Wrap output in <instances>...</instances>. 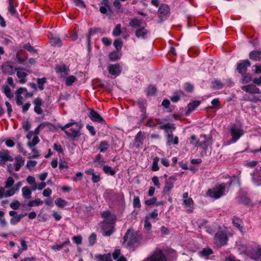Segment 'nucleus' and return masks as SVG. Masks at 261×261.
Here are the masks:
<instances>
[{
  "label": "nucleus",
  "instance_id": "1",
  "mask_svg": "<svg viewBox=\"0 0 261 261\" xmlns=\"http://www.w3.org/2000/svg\"><path fill=\"white\" fill-rule=\"evenodd\" d=\"M58 127L68 136L74 138L80 136L77 124L74 120H71L64 126L59 125Z\"/></svg>",
  "mask_w": 261,
  "mask_h": 261
},
{
  "label": "nucleus",
  "instance_id": "2",
  "mask_svg": "<svg viewBox=\"0 0 261 261\" xmlns=\"http://www.w3.org/2000/svg\"><path fill=\"white\" fill-rule=\"evenodd\" d=\"M227 191L225 184H222L208 189L206 195L210 197L217 199L225 195Z\"/></svg>",
  "mask_w": 261,
  "mask_h": 261
},
{
  "label": "nucleus",
  "instance_id": "3",
  "mask_svg": "<svg viewBox=\"0 0 261 261\" xmlns=\"http://www.w3.org/2000/svg\"><path fill=\"white\" fill-rule=\"evenodd\" d=\"M138 240L137 233L130 229H128L123 237V242L127 243V246L134 245Z\"/></svg>",
  "mask_w": 261,
  "mask_h": 261
},
{
  "label": "nucleus",
  "instance_id": "4",
  "mask_svg": "<svg viewBox=\"0 0 261 261\" xmlns=\"http://www.w3.org/2000/svg\"><path fill=\"white\" fill-rule=\"evenodd\" d=\"M214 240L215 243L217 246H224L227 243L228 237L226 232L219 231L216 233Z\"/></svg>",
  "mask_w": 261,
  "mask_h": 261
},
{
  "label": "nucleus",
  "instance_id": "5",
  "mask_svg": "<svg viewBox=\"0 0 261 261\" xmlns=\"http://www.w3.org/2000/svg\"><path fill=\"white\" fill-rule=\"evenodd\" d=\"M159 17L161 21L166 20L170 15V8L167 5H162L158 10Z\"/></svg>",
  "mask_w": 261,
  "mask_h": 261
},
{
  "label": "nucleus",
  "instance_id": "6",
  "mask_svg": "<svg viewBox=\"0 0 261 261\" xmlns=\"http://www.w3.org/2000/svg\"><path fill=\"white\" fill-rule=\"evenodd\" d=\"M101 217L103 219V223L114 224L116 220V216L110 211H103L101 214Z\"/></svg>",
  "mask_w": 261,
  "mask_h": 261
},
{
  "label": "nucleus",
  "instance_id": "7",
  "mask_svg": "<svg viewBox=\"0 0 261 261\" xmlns=\"http://www.w3.org/2000/svg\"><path fill=\"white\" fill-rule=\"evenodd\" d=\"M176 179L174 176H170L168 178L163 188V194L164 195H169L171 190L173 189L174 182Z\"/></svg>",
  "mask_w": 261,
  "mask_h": 261
},
{
  "label": "nucleus",
  "instance_id": "8",
  "mask_svg": "<svg viewBox=\"0 0 261 261\" xmlns=\"http://www.w3.org/2000/svg\"><path fill=\"white\" fill-rule=\"evenodd\" d=\"M16 71V75L19 79V83L21 84L25 83L27 81L26 79L28 75V71L23 68H17L15 70Z\"/></svg>",
  "mask_w": 261,
  "mask_h": 261
},
{
  "label": "nucleus",
  "instance_id": "9",
  "mask_svg": "<svg viewBox=\"0 0 261 261\" xmlns=\"http://www.w3.org/2000/svg\"><path fill=\"white\" fill-rule=\"evenodd\" d=\"M230 133L232 137V141L233 143L236 142L244 134V132L242 129L237 128L236 126L231 128Z\"/></svg>",
  "mask_w": 261,
  "mask_h": 261
},
{
  "label": "nucleus",
  "instance_id": "10",
  "mask_svg": "<svg viewBox=\"0 0 261 261\" xmlns=\"http://www.w3.org/2000/svg\"><path fill=\"white\" fill-rule=\"evenodd\" d=\"M13 158L10 155L8 150L0 151V165L4 166L7 161H13Z\"/></svg>",
  "mask_w": 261,
  "mask_h": 261
},
{
  "label": "nucleus",
  "instance_id": "11",
  "mask_svg": "<svg viewBox=\"0 0 261 261\" xmlns=\"http://www.w3.org/2000/svg\"><path fill=\"white\" fill-rule=\"evenodd\" d=\"M100 227L103 231V235L105 236H110L114 232L113 224L101 222Z\"/></svg>",
  "mask_w": 261,
  "mask_h": 261
},
{
  "label": "nucleus",
  "instance_id": "12",
  "mask_svg": "<svg viewBox=\"0 0 261 261\" xmlns=\"http://www.w3.org/2000/svg\"><path fill=\"white\" fill-rule=\"evenodd\" d=\"M144 139V135L141 132H139L135 138L134 146L137 148H142Z\"/></svg>",
  "mask_w": 261,
  "mask_h": 261
},
{
  "label": "nucleus",
  "instance_id": "13",
  "mask_svg": "<svg viewBox=\"0 0 261 261\" xmlns=\"http://www.w3.org/2000/svg\"><path fill=\"white\" fill-rule=\"evenodd\" d=\"M242 89L248 93L252 94H260L261 91L255 85L250 84L246 86H244L242 87Z\"/></svg>",
  "mask_w": 261,
  "mask_h": 261
},
{
  "label": "nucleus",
  "instance_id": "14",
  "mask_svg": "<svg viewBox=\"0 0 261 261\" xmlns=\"http://www.w3.org/2000/svg\"><path fill=\"white\" fill-rule=\"evenodd\" d=\"M108 70L112 75L118 76L121 72V69L119 64H111L108 67Z\"/></svg>",
  "mask_w": 261,
  "mask_h": 261
},
{
  "label": "nucleus",
  "instance_id": "15",
  "mask_svg": "<svg viewBox=\"0 0 261 261\" xmlns=\"http://www.w3.org/2000/svg\"><path fill=\"white\" fill-rule=\"evenodd\" d=\"M88 116L93 121L99 123H103L105 122L104 119L99 115V114L93 110H90Z\"/></svg>",
  "mask_w": 261,
  "mask_h": 261
},
{
  "label": "nucleus",
  "instance_id": "16",
  "mask_svg": "<svg viewBox=\"0 0 261 261\" xmlns=\"http://www.w3.org/2000/svg\"><path fill=\"white\" fill-rule=\"evenodd\" d=\"M250 65L251 64L249 60H244L242 63L238 64L237 70L241 74H244L247 70V67H249Z\"/></svg>",
  "mask_w": 261,
  "mask_h": 261
},
{
  "label": "nucleus",
  "instance_id": "17",
  "mask_svg": "<svg viewBox=\"0 0 261 261\" xmlns=\"http://www.w3.org/2000/svg\"><path fill=\"white\" fill-rule=\"evenodd\" d=\"M15 170L18 171L20 170V168L24 165V159L20 155H16L15 158Z\"/></svg>",
  "mask_w": 261,
  "mask_h": 261
},
{
  "label": "nucleus",
  "instance_id": "18",
  "mask_svg": "<svg viewBox=\"0 0 261 261\" xmlns=\"http://www.w3.org/2000/svg\"><path fill=\"white\" fill-rule=\"evenodd\" d=\"M34 105V111L38 114H41L42 110L41 106L42 105V99L40 97L36 98L33 101Z\"/></svg>",
  "mask_w": 261,
  "mask_h": 261
},
{
  "label": "nucleus",
  "instance_id": "19",
  "mask_svg": "<svg viewBox=\"0 0 261 261\" xmlns=\"http://www.w3.org/2000/svg\"><path fill=\"white\" fill-rule=\"evenodd\" d=\"M167 133V142L168 145H170L171 144H177L178 143V138L177 136L173 137L172 131L168 130Z\"/></svg>",
  "mask_w": 261,
  "mask_h": 261
},
{
  "label": "nucleus",
  "instance_id": "20",
  "mask_svg": "<svg viewBox=\"0 0 261 261\" xmlns=\"http://www.w3.org/2000/svg\"><path fill=\"white\" fill-rule=\"evenodd\" d=\"M148 31L144 27L137 29L135 35L138 38L145 39L147 37Z\"/></svg>",
  "mask_w": 261,
  "mask_h": 261
},
{
  "label": "nucleus",
  "instance_id": "21",
  "mask_svg": "<svg viewBox=\"0 0 261 261\" xmlns=\"http://www.w3.org/2000/svg\"><path fill=\"white\" fill-rule=\"evenodd\" d=\"M104 33V31L101 29L95 28L94 29H90L89 30L88 34L87 36V40L88 45L89 46L90 44V40H91V36L94 33Z\"/></svg>",
  "mask_w": 261,
  "mask_h": 261
},
{
  "label": "nucleus",
  "instance_id": "22",
  "mask_svg": "<svg viewBox=\"0 0 261 261\" xmlns=\"http://www.w3.org/2000/svg\"><path fill=\"white\" fill-rule=\"evenodd\" d=\"M238 198L240 202L245 204H249L250 200L249 198L247 196L246 194L243 192H239L238 195Z\"/></svg>",
  "mask_w": 261,
  "mask_h": 261
},
{
  "label": "nucleus",
  "instance_id": "23",
  "mask_svg": "<svg viewBox=\"0 0 261 261\" xmlns=\"http://www.w3.org/2000/svg\"><path fill=\"white\" fill-rule=\"evenodd\" d=\"M249 58L254 61H260L261 60V51L260 50H253L249 53Z\"/></svg>",
  "mask_w": 261,
  "mask_h": 261
},
{
  "label": "nucleus",
  "instance_id": "24",
  "mask_svg": "<svg viewBox=\"0 0 261 261\" xmlns=\"http://www.w3.org/2000/svg\"><path fill=\"white\" fill-rule=\"evenodd\" d=\"M193 200L191 198H187L184 200V204L185 206L189 207L187 210V212L190 213L193 211Z\"/></svg>",
  "mask_w": 261,
  "mask_h": 261
},
{
  "label": "nucleus",
  "instance_id": "25",
  "mask_svg": "<svg viewBox=\"0 0 261 261\" xmlns=\"http://www.w3.org/2000/svg\"><path fill=\"white\" fill-rule=\"evenodd\" d=\"M3 70L4 72L9 74H12L14 73L13 67L10 63H5L3 66Z\"/></svg>",
  "mask_w": 261,
  "mask_h": 261
},
{
  "label": "nucleus",
  "instance_id": "26",
  "mask_svg": "<svg viewBox=\"0 0 261 261\" xmlns=\"http://www.w3.org/2000/svg\"><path fill=\"white\" fill-rule=\"evenodd\" d=\"M9 7H8V11L12 15H15L16 13V10L15 8V7L16 6V2L15 0H9Z\"/></svg>",
  "mask_w": 261,
  "mask_h": 261
},
{
  "label": "nucleus",
  "instance_id": "27",
  "mask_svg": "<svg viewBox=\"0 0 261 261\" xmlns=\"http://www.w3.org/2000/svg\"><path fill=\"white\" fill-rule=\"evenodd\" d=\"M142 22V19H139L136 18H133L130 20L129 25L135 28H138L141 26Z\"/></svg>",
  "mask_w": 261,
  "mask_h": 261
},
{
  "label": "nucleus",
  "instance_id": "28",
  "mask_svg": "<svg viewBox=\"0 0 261 261\" xmlns=\"http://www.w3.org/2000/svg\"><path fill=\"white\" fill-rule=\"evenodd\" d=\"M95 258L97 261H113L110 254H98Z\"/></svg>",
  "mask_w": 261,
  "mask_h": 261
},
{
  "label": "nucleus",
  "instance_id": "29",
  "mask_svg": "<svg viewBox=\"0 0 261 261\" xmlns=\"http://www.w3.org/2000/svg\"><path fill=\"white\" fill-rule=\"evenodd\" d=\"M163 121L160 119H149L147 122L146 126L149 127H154L159 124H162Z\"/></svg>",
  "mask_w": 261,
  "mask_h": 261
},
{
  "label": "nucleus",
  "instance_id": "30",
  "mask_svg": "<svg viewBox=\"0 0 261 261\" xmlns=\"http://www.w3.org/2000/svg\"><path fill=\"white\" fill-rule=\"evenodd\" d=\"M50 42L52 46L60 47L62 45L61 39L57 36H53L50 39Z\"/></svg>",
  "mask_w": 261,
  "mask_h": 261
},
{
  "label": "nucleus",
  "instance_id": "31",
  "mask_svg": "<svg viewBox=\"0 0 261 261\" xmlns=\"http://www.w3.org/2000/svg\"><path fill=\"white\" fill-rule=\"evenodd\" d=\"M22 196L25 199H30L32 194V191L29 187L27 186L23 187L22 188Z\"/></svg>",
  "mask_w": 261,
  "mask_h": 261
},
{
  "label": "nucleus",
  "instance_id": "32",
  "mask_svg": "<svg viewBox=\"0 0 261 261\" xmlns=\"http://www.w3.org/2000/svg\"><path fill=\"white\" fill-rule=\"evenodd\" d=\"M212 87L213 89H221L223 88L224 84L220 81L215 80L211 82Z\"/></svg>",
  "mask_w": 261,
  "mask_h": 261
},
{
  "label": "nucleus",
  "instance_id": "33",
  "mask_svg": "<svg viewBox=\"0 0 261 261\" xmlns=\"http://www.w3.org/2000/svg\"><path fill=\"white\" fill-rule=\"evenodd\" d=\"M232 223L236 227L238 228L241 231H243L242 222L240 219L234 217L232 218Z\"/></svg>",
  "mask_w": 261,
  "mask_h": 261
},
{
  "label": "nucleus",
  "instance_id": "34",
  "mask_svg": "<svg viewBox=\"0 0 261 261\" xmlns=\"http://www.w3.org/2000/svg\"><path fill=\"white\" fill-rule=\"evenodd\" d=\"M56 71L57 73L60 74L61 76L67 74L66 67L64 65L57 66Z\"/></svg>",
  "mask_w": 261,
  "mask_h": 261
},
{
  "label": "nucleus",
  "instance_id": "35",
  "mask_svg": "<svg viewBox=\"0 0 261 261\" xmlns=\"http://www.w3.org/2000/svg\"><path fill=\"white\" fill-rule=\"evenodd\" d=\"M69 244H70V241H69V240H68L64 242L61 244H56V245L51 246V248L53 250H54L55 251H59L61 249H62L66 245H68Z\"/></svg>",
  "mask_w": 261,
  "mask_h": 261
},
{
  "label": "nucleus",
  "instance_id": "36",
  "mask_svg": "<svg viewBox=\"0 0 261 261\" xmlns=\"http://www.w3.org/2000/svg\"><path fill=\"white\" fill-rule=\"evenodd\" d=\"M102 170L106 174L112 176L114 175L116 173V171L111 167L107 165H104Z\"/></svg>",
  "mask_w": 261,
  "mask_h": 261
},
{
  "label": "nucleus",
  "instance_id": "37",
  "mask_svg": "<svg viewBox=\"0 0 261 261\" xmlns=\"http://www.w3.org/2000/svg\"><path fill=\"white\" fill-rule=\"evenodd\" d=\"M200 102L199 101L195 100L192 102L190 103L188 105V112H191L194 110L199 105Z\"/></svg>",
  "mask_w": 261,
  "mask_h": 261
},
{
  "label": "nucleus",
  "instance_id": "38",
  "mask_svg": "<svg viewBox=\"0 0 261 261\" xmlns=\"http://www.w3.org/2000/svg\"><path fill=\"white\" fill-rule=\"evenodd\" d=\"M43 201L39 198H36L35 200H31L28 203V206L29 207H34L39 206L42 204Z\"/></svg>",
  "mask_w": 261,
  "mask_h": 261
},
{
  "label": "nucleus",
  "instance_id": "39",
  "mask_svg": "<svg viewBox=\"0 0 261 261\" xmlns=\"http://www.w3.org/2000/svg\"><path fill=\"white\" fill-rule=\"evenodd\" d=\"M55 203L57 206H58L59 207H60V208H63L68 203L67 201H66V200H65L61 198H59L57 199L55 201Z\"/></svg>",
  "mask_w": 261,
  "mask_h": 261
},
{
  "label": "nucleus",
  "instance_id": "40",
  "mask_svg": "<svg viewBox=\"0 0 261 261\" xmlns=\"http://www.w3.org/2000/svg\"><path fill=\"white\" fill-rule=\"evenodd\" d=\"M208 143L206 139L204 138L203 140L201 141L200 142H196L195 143V146H199L201 147L204 150H206L208 148Z\"/></svg>",
  "mask_w": 261,
  "mask_h": 261
},
{
  "label": "nucleus",
  "instance_id": "41",
  "mask_svg": "<svg viewBox=\"0 0 261 261\" xmlns=\"http://www.w3.org/2000/svg\"><path fill=\"white\" fill-rule=\"evenodd\" d=\"M183 93L181 91H179L174 93L173 95L171 97V100L174 102H177L183 95Z\"/></svg>",
  "mask_w": 261,
  "mask_h": 261
},
{
  "label": "nucleus",
  "instance_id": "42",
  "mask_svg": "<svg viewBox=\"0 0 261 261\" xmlns=\"http://www.w3.org/2000/svg\"><path fill=\"white\" fill-rule=\"evenodd\" d=\"M3 91L8 98H11L13 97V94L11 92L10 87L7 85L3 87Z\"/></svg>",
  "mask_w": 261,
  "mask_h": 261
},
{
  "label": "nucleus",
  "instance_id": "43",
  "mask_svg": "<svg viewBox=\"0 0 261 261\" xmlns=\"http://www.w3.org/2000/svg\"><path fill=\"white\" fill-rule=\"evenodd\" d=\"M25 215L19 214L18 216H16L10 219V223L12 225H16L17 224L20 220Z\"/></svg>",
  "mask_w": 261,
  "mask_h": 261
},
{
  "label": "nucleus",
  "instance_id": "44",
  "mask_svg": "<svg viewBox=\"0 0 261 261\" xmlns=\"http://www.w3.org/2000/svg\"><path fill=\"white\" fill-rule=\"evenodd\" d=\"M109 147V143L107 141H103L100 142L98 149L101 152H105Z\"/></svg>",
  "mask_w": 261,
  "mask_h": 261
},
{
  "label": "nucleus",
  "instance_id": "45",
  "mask_svg": "<svg viewBox=\"0 0 261 261\" xmlns=\"http://www.w3.org/2000/svg\"><path fill=\"white\" fill-rule=\"evenodd\" d=\"M5 213L4 212L0 211V226L2 227L6 226L8 222L4 217Z\"/></svg>",
  "mask_w": 261,
  "mask_h": 261
},
{
  "label": "nucleus",
  "instance_id": "46",
  "mask_svg": "<svg viewBox=\"0 0 261 261\" xmlns=\"http://www.w3.org/2000/svg\"><path fill=\"white\" fill-rule=\"evenodd\" d=\"M114 46L118 52L120 51L123 46V42L120 39L115 40Z\"/></svg>",
  "mask_w": 261,
  "mask_h": 261
},
{
  "label": "nucleus",
  "instance_id": "47",
  "mask_svg": "<svg viewBox=\"0 0 261 261\" xmlns=\"http://www.w3.org/2000/svg\"><path fill=\"white\" fill-rule=\"evenodd\" d=\"M160 159L158 156H155L153 159V162L152 164V170L153 171H156L159 170V167L158 166V163Z\"/></svg>",
  "mask_w": 261,
  "mask_h": 261
},
{
  "label": "nucleus",
  "instance_id": "48",
  "mask_svg": "<svg viewBox=\"0 0 261 261\" xmlns=\"http://www.w3.org/2000/svg\"><path fill=\"white\" fill-rule=\"evenodd\" d=\"M46 186V184L44 181H42L39 184L37 185V184H35L34 185L32 186V189L33 191H36V190H42Z\"/></svg>",
  "mask_w": 261,
  "mask_h": 261
},
{
  "label": "nucleus",
  "instance_id": "49",
  "mask_svg": "<svg viewBox=\"0 0 261 261\" xmlns=\"http://www.w3.org/2000/svg\"><path fill=\"white\" fill-rule=\"evenodd\" d=\"M37 82L39 89L43 90L44 89V84L46 83V79L45 77L38 79Z\"/></svg>",
  "mask_w": 261,
  "mask_h": 261
},
{
  "label": "nucleus",
  "instance_id": "50",
  "mask_svg": "<svg viewBox=\"0 0 261 261\" xmlns=\"http://www.w3.org/2000/svg\"><path fill=\"white\" fill-rule=\"evenodd\" d=\"M121 25L120 24H117L113 30L112 34L115 37L119 36L121 34Z\"/></svg>",
  "mask_w": 261,
  "mask_h": 261
},
{
  "label": "nucleus",
  "instance_id": "51",
  "mask_svg": "<svg viewBox=\"0 0 261 261\" xmlns=\"http://www.w3.org/2000/svg\"><path fill=\"white\" fill-rule=\"evenodd\" d=\"M254 254L252 256V258L255 260H258L260 258L261 261V248H257L254 251Z\"/></svg>",
  "mask_w": 261,
  "mask_h": 261
},
{
  "label": "nucleus",
  "instance_id": "52",
  "mask_svg": "<svg viewBox=\"0 0 261 261\" xmlns=\"http://www.w3.org/2000/svg\"><path fill=\"white\" fill-rule=\"evenodd\" d=\"M199 253L202 256L207 257L213 253V251L210 248H204Z\"/></svg>",
  "mask_w": 261,
  "mask_h": 261
},
{
  "label": "nucleus",
  "instance_id": "53",
  "mask_svg": "<svg viewBox=\"0 0 261 261\" xmlns=\"http://www.w3.org/2000/svg\"><path fill=\"white\" fill-rule=\"evenodd\" d=\"M146 101L145 99H139L137 102V105L139 106V108L141 109V111L144 112L146 109Z\"/></svg>",
  "mask_w": 261,
  "mask_h": 261
},
{
  "label": "nucleus",
  "instance_id": "54",
  "mask_svg": "<svg viewBox=\"0 0 261 261\" xmlns=\"http://www.w3.org/2000/svg\"><path fill=\"white\" fill-rule=\"evenodd\" d=\"M14 180L13 177H9L5 182V188L7 189L10 188L14 185Z\"/></svg>",
  "mask_w": 261,
  "mask_h": 261
},
{
  "label": "nucleus",
  "instance_id": "55",
  "mask_svg": "<svg viewBox=\"0 0 261 261\" xmlns=\"http://www.w3.org/2000/svg\"><path fill=\"white\" fill-rule=\"evenodd\" d=\"M39 142V139L37 136H35L33 140L31 141H30L28 143V146L31 148L34 146H35L36 144H37Z\"/></svg>",
  "mask_w": 261,
  "mask_h": 261
},
{
  "label": "nucleus",
  "instance_id": "56",
  "mask_svg": "<svg viewBox=\"0 0 261 261\" xmlns=\"http://www.w3.org/2000/svg\"><path fill=\"white\" fill-rule=\"evenodd\" d=\"M109 58L111 61H115L120 59V56L117 52L113 51L110 54Z\"/></svg>",
  "mask_w": 261,
  "mask_h": 261
},
{
  "label": "nucleus",
  "instance_id": "57",
  "mask_svg": "<svg viewBox=\"0 0 261 261\" xmlns=\"http://www.w3.org/2000/svg\"><path fill=\"white\" fill-rule=\"evenodd\" d=\"M96 234L95 233H92L89 236L88 240L89 244L91 246H93L96 242Z\"/></svg>",
  "mask_w": 261,
  "mask_h": 261
},
{
  "label": "nucleus",
  "instance_id": "58",
  "mask_svg": "<svg viewBox=\"0 0 261 261\" xmlns=\"http://www.w3.org/2000/svg\"><path fill=\"white\" fill-rule=\"evenodd\" d=\"M144 227L147 230H149L151 228V225L150 222V217H146L144 220Z\"/></svg>",
  "mask_w": 261,
  "mask_h": 261
},
{
  "label": "nucleus",
  "instance_id": "59",
  "mask_svg": "<svg viewBox=\"0 0 261 261\" xmlns=\"http://www.w3.org/2000/svg\"><path fill=\"white\" fill-rule=\"evenodd\" d=\"M92 181L93 183H97L101 179L100 174L95 172L94 174L92 176Z\"/></svg>",
  "mask_w": 261,
  "mask_h": 261
},
{
  "label": "nucleus",
  "instance_id": "60",
  "mask_svg": "<svg viewBox=\"0 0 261 261\" xmlns=\"http://www.w3.org/2000/svg\"><path fill=\"white\" fill-rule=\"evenodd\" d=\"M94 162H97L99 165H103L105 163V161L101 159V155L100 154H98L96 155L95 160H94Z\"/></svg>",
  "mask_w": 261,
  "mask_h": 261
},
{
  "label": "nucleus",
  "instance_id": "61",
  "mask_svg": "<svg viewBox=\"0 0 261 261\" xmlns=\"http://www.w3.org/2000/svg\"><path fill=\"white\" fill-rule=\"evenodd\" d=\"M156 88L154 86H150L147 89V93L148 95H152L156 92Z\"/></svg>",
  "mask_w": 261,
  "mask_h": 261
},
{
  "label": "nucleus",
  "instance_id": "62",
  "mask_svg": "<svg viewBox=\"0 0 261 261\" xmlns=\"http://www.w3.org/2000/svg\"><path fill=\"white\" fill-rule=\"evenodd\" d=\"M76 78L74 76H70L66 79V84L67 86L71 85L75 81Z\"/></svg>",
  "mask_w": 261,
  "mask_h": 261
},
{
  "label": "nucleus",
  "instance_id": "63",
  "mask_svg": "<svg viewBox=\"0 0 261 261\" xmlns=\"http://www.w3.org/2000/svg\"><path fill=\"white\" fill-rule=\"evenodd\" d=\"M53 148L55 150H56L59 153L63 152V149L62 146L58 143H55L54 144Z\"/></svg>",
  "mask_w": 261,
  "mask_h": 261
},
{
  "label": "nucleus",
  "instance_id": "64",
  "mask_svg": "<svg viewBox=\"0 0 261 261\" xmlns=\"http://www.w3.org/2000/svg\"><path fill=\"white\" fill-rule=\"evenodd\" d=\"M16 190H15V188H12L9 190L6 191L5 194V197H8L13 196L16 193Z\"/></svg>",
  "mask_w": 261,
  "mask_h": 261
}]
</instances>
